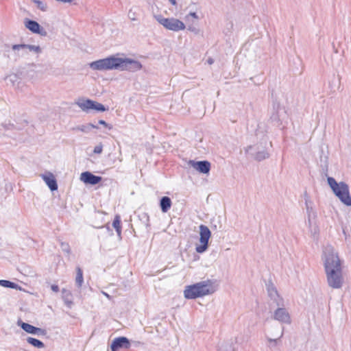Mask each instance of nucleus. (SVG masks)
Here are the masks:
<instances>
[{
  "label": "nucleus",
  "mask_w": 351,
  "mask_h": 351,
  "mask_svg": "<svg viewBox=\"0 0 351 351\" xmlns=\"http://www.w3.org/2000/svg\"><path fill=\"white\" fill-rule=\"evenodd\" d=\"M322 261L324 264L328 285L335 289H341L345 282L342 261L337 250L330 244L323 247Z\"/></svg>",
  "instance_id": "obj_1"
},
{
  "label": "nucleus",
  "mask_w": 351,
  "mask_h": 351,
  "mask_svg": "<svg viewBox=\"0 0 351 351\" xmlns=\"http://www.w3.org/2000/svg\"><path fill=\"white\" fill-rule=\"evenodd\" d=\"M93 71H112L136 72L141 69L142 64L138 60L112 55L105 58L93 61L89 64Z\"/></svg>",
  "instance_id": "obj_2"
},
{
  "label": "nucleus",
  "mask_w": 351,
  "mask_h": 351,
  "mask_svg": "<svg viewBox=\"0 0 351 351\" xmlns=\"http://www.w3.org/2000/svg\"><path fill=\"white\" fill-rule=\"evenodd\" d=\"M217 290V285L211 280H203L185 287L184 296L193 300L213 294Z\"/></svg>",
  "instance_id": "obj_3"
},
{
  "label": "nucleus",
  "mask_w": 351,
  "mask_h": 351,
  "mask_svg": "<svg viewBox=\"0 0 351 351\" xmlns=\"http://www.w3.org/2000/svg\"><path fill=\"white\" fill-rule=\"evenodd\" d=\"M306 213L307 216L306 225L308 228L311 237L313 240L317 241L319 236V228L317 224V215L314 208L313 202L310 197L305 193L304 195Z\"/></svg>",
  "instance_id": "obj_4"
},
{
  "label": "nucleus",
  "mask_w": 351,
  "mask_h": 351,
  "mask_svg": "<svg viewBox=\"0 0 351 351\" xmlns=\"http://www.w3.org/2000/svg\"><path fill=\"white\" fill-rule=\"evenodd\" d=\"M328 184L335 195L346 206H351V196L350 195L349 186L343 182H337L335 178L328 177Z\"/></svg>",
  "instance_id": "obj_5"
},
{
  "label": "nucleus",
  "mask_w": 351,
  "mask_h": 351,
  "mask_svg": "<svg viewBox=\"0 0 351 351\" xmlns=\"http://www.w3.org/2000/svg\"><path fill=\"white\" fill-rule=\"evenodd\" d=\"M154 18L161 25L169 31L177 32L184 30L186 28L185 24L176 18H165L160 14L155 15Z\"/></svg>",
  "instance_id": "obj_6"
},
{
  "label": "nucleus",
  "mask_w": 351,
  "mask_h": 351,
  "mask_svg": "<svg viewBox=\"0 0 351 351\" xmlns=\"http://www.w3.org/2000/svg\"><path fill=\"white\" fill-rule=\"evenodd\" d=\"M199 229V240L196 244L195 250L197 253H203L207 250L208 247V241L211 237V232L205 225H200Z\"/></svg>",
  "instance_id": "obj_7"
},
{
  "label": "nucleus",
  "mask_w": 351,
  "mask_h": 351,
  "mask_svg": "<svg viewBox=\"0 0 351 351\" xmlns=\"http://www.w3.org/2000/svg\"><path fill=\"white\" fill-rule=\"evenodd\" d=\"M271 317L282 324H290L291 323V315L288 309L284 306V302L282 306H278L273 311Z\"/></svg>",
  "instance_id": "obj_8"
},
{
  "label": "nucleus",
  "mask_w": 351,
  "mask_h": 351,
  "mask_svg": "<svg viewBox=\"0 0 351 351\" xmlns=\"http://www.w3.org/2000/svg\"><path fill=\"white\" fill-rule=\"evenodd\" d=\"M76 104L84 112H89L90 110L104 112L106 108L104 106L97 101L90 99H81L76 102Z\"/></svg>",
  "instance_id": "obj_9"
},
{
  "label": "nucleus",
  "mask_w": 351,
  "mask_h": 351,
  "mask_svg": "<svg viewBox=\"0 0 351 351\" xmlns=\"http://www.w3.org/2000/svg\"><path fill=\"white\" fill-rule=\"evenodd\" d=\"M245 152L255 160L261 161L269 158V154L263 149H260L258 145H250L245 148Z\"/></svg>",
  "instance_id": "obj_10"
},
{
  "label": "nucleus",
  "mask_w": 351,
  "mask_h": 351,
  "mask_svg": "<svg viewBox=\"0 0 351 351\" xmlns=\"http://www.w3.org/2000/svg\"><path fill=\"white\" fill-rule=\"evenodd\" d=\"M24 25L25 27L28 29L29 31L34 34H38L39 35H41L43 36H47V32L46 30L42 27L38 23H37L35 21L30 20L28 19H24Z\"/></svg>",
  "instance_id": "obj_11"
},
{
  "label": "nucleus",
  "mask_w": 351,
  "mask_h": 351,
  "mask_svg": "<svg viewBox=\"0 0 351 351\" xmlns=\"http://www.w3.org/2000/svg\"><path fill=\"white\" fill-rule=\"evenodd\" d=\"M284 334V328H276V332H270V336L273 337L266 336V339L267 341V346L269 348L275 347L280 338L283 336Z\"/></svg>",
  "instance_id": "obj_12"
},
{
  "label": "nucleus",
  "mask_w": 351,
  "mask_h": 351,
  "mask_svg": "<svg viewBox=\"0 0 351 351\" xmlns=\"http://www.w3.org/2000/svg\"><path fill=\"white\" fill-rule=\"evenodd\" d=\"M101 177L93 175L89 171H85L81 173L80 180L85 184L95 185L101 180Z\"/></svg>",
  "instance_id": "obj_13"
},
{
  "label": "nucleus",
  "mask_w": 351,
  "mask_h": 351,
  "mask_svg": "<svg viewBox=\"0 0 351 351\" xmlns=\"http://www.w3.org/2000/svg\"><path fill=\"white\" fill-rule=\"evenodd\" d=\"M189 164L197 171L202 173L207 174L210 169V163L208 161L195 162L190 160Z\"/></svg>",
  "instance_id": "obj_14"
},
{
  "label": "nucleus",
  "mask_w": 351,
  "mask_h": 351,
  "mask_svg": "<svg viewBox=\"0 0 351 351\" xmlns=\"http://www.w3.org/2000/svg\"><path fill=\"white\" fill-rule=\"evenodd\" d=\"M129 347V340L126 337H121L113 340L110 348L112 351H118L120 348H128Z\"/></svg>",
  "instance_id": "obj_15"
},
{
  "label": "nucleus",
  "mask_w": 351,
  "mask_h": 351,
  "mask_svg": "<svg viewBox=\"0 0 351 351\" xmlns=\"http://www.w3.org/2000/svg\"><path fill=\"white\" fill-rule=\"evenodd\" d=\"M42 178L51 191L58 189V184L54 176L51 173L41 175Z\"/></svg>",
  "instance_id": "obj_16"
},
{
  "label": "nucleus",
  "mask_w": 351,
  "mask_h": 351,
  "mask_svg": "<svg viewBox=\"0 0 351 351\" xmlns=\"http://www.w3.org/2000/svg\"><path fill=\"white\" fill-rule=\"evenodd\" d=\"M269 296L271 300L276 302L277 306H282L283 299L280 297L276 289L273 286H269L267 288Z\"/></svg>",
  "instance_id": "obj_17"
},
{
  "label": "nucleus",
  "mask_w": 351,
  "mask_h": 351,
  "mask_svg": "<svg viewBox=\"0 0 351 351\" xmlns=\"http://www.w3.org/2000/svg\"><path fill=\"white\" fill-rule=\"evenodd\" d=\"M21 327L27 332L33 335H43L44 330L40 328H36L27 323H21Z\"/></svg>",
  "instance_id": "obj_18"
},
{
  "label": "nucleus",
  "mask_w": 351,
  "mask_h": 351,
  "mask_svg": "<svg viewBox=\"0 0 351 351\" xmlns=\"http://www.w3.org/2000/svg\"><path fill=\"white\" fill-rule=\"evenodd\" d=\"M12 51L14 57L18 58L27 54L25 50V44L13 45L11 47Z\"/></svg>",
  "instance_id": "obj_19"
},
{
  "label": "nucleus",
  "mask_w": 351,
  "mask_h": 351,
  "mask_svg": "<svg viewBox=\"0 0 351 351\" xmlns=\"http://www.w3.org/2000/svg\"><path fill=\"white\" fill-rule=\"evenodd\" d=\"M5 80L8 85H11L15 88L19 87L21 80L16 74L11 73L8 75Z\"/></svg>",
  "instance_id": "obj_20"
},
{
  "label": "nucleus",
  "mask_w": 351,
  "mask_h": 351,
  "mask_svg": "<svg viewBox=\"0 0 351 351\" xmlns=\"http://www.w3.org/2000/svg\"><path fill=\"white\" fill-rule=\"evenodd\" d=\"M160 206L163 213H167L171 206V200L169 197H162L160 202Z\"/></svg>",
  "instance_id": "obj_21"
},
{
  "label": "nucleus",
  "mask_w": 351,
  "mask_h": 351,
  "mask_svg": "<svg viewBox=\"0 0 351 351\" xmlns=\"http://www.w3.org/2000/svg\"><path fill=\"white\" fill-rule=\"evenodd\" d=\"M219 351H234L233 343L230 341H222L218 345Z\"/></svg>",
  "instance_id": "obj_22"
},
{
  "label": "nucleus",
  "mask_w": 351,
  "mask_h": 351,
  "mask_svg": "<svg viewBox=\"0 0 351 351\" xmlns=\"http://www.w3.org/2000/svg\"><path fill=\"white\" fill-rule=\"evenodd\" d=\"M0 286L16 290H22V288L19 285L6 280H0Z\"/></svg>",
  "instance_id": "obj_23"
},
{
  "label": "nucleus",
  "mask_w": 351,
  "mask_h": 351,
  "mask_svg": "<svg viewBox=\"0 0 351 351\" xmlns=\"http://www.w3.org/2000/svg\"><path fill=\"white\" fill-rule=\"evenodd\" d=\"M93 128H97V126L92 123H88L85 125H77L75 127L73 130L77 131H81L84 133H88Z\"/></svg>",
  "instance_id": "obj_24"
},
{
  "label": "nucleus",
  "mask_w": 351,
  "mask_h": 351,
  "mask_svg": "<svg viewBox=\"0 0 351 351\" xmlns=\"http://www.w3.org/2000/svg\"><path fill=\"white\" fill-rule=\"evenodd\" d=\"M27 341L29 344L38 348H43L45 347L44 343L41 341L33 337H28L27 339Z\"/></svg>",
  "instance_id": "obj_25"
},
{
  "label": "nucleus",
  "mask_w": 351,
  "mask_h": 351,
  "mask_svg": "<svg viewBox=\"0 0 351 351\" xmlns=\"http://www.w3.org/2000/svg\"><path fill=\"white\" fill-rule=\"evenodd\" d=\"M25 50L27 51H32L36 54H40L43 51L42 48L38 45H26V44H25Z\"/></svg>",
  "instance_id": "obj_26"
},
{
  "label": "nucleus",
  "mask_w": 351,
  "mask_h": 351,
  "mask_svg": "<svg viewBox=\"0 0 351 351\" xmlns=\"http://www.w3.org/2000/svg\"><path fill=\"white\" fill-rule=\"evenodd\" d=\"M113 227L115 228L119 236H121V219L119 215H117L112 223Z\"/></svg>",
  "instance_id": "obj_27"
},
{
  "label": "nucleus",
  "mask_w": 351,
  "mask_h": 351,
  "mask_svg": "<svg viewBox=\"0 0 351 351\" xmlns=\"http://www.w3.org/2000/svg\"><path fill=\"white\" fill-rule=\"evenodd\" d=\"M77 275L75 278V282L79 287H80L83 283V273L82 269L80 267H77L76 269Z\"/></svg>",
  "instance_id": "obj_28"
},
{
  "label": "nucleus",
  "mask_w": 351,
  "mask_h": 351,
  "mask_svg": "<svg viewBox=\"0 0 351 351\" xmlns=\"http://www.w3.org/2000/svg\"><path fill=\"white\" fill-rule=\"evenodd\" d=\"M33 3H35L37 8L43 12H46L47 10V5L44 1L40 0H31Z\"/></svg>",
  "instance_id": "obj_29"
},
{
  "label": "nucleus",
  "mask_w": 351,
  "mask_h": 351,
  "mask_svg": "<svg viewBox=\"0 0 351 351\" xmlns=\"http://www.w3.org/2000/svg\"><path fill=\"white\" fill-rule=\"evenodd\" d=\"M1 126L5 130H12V129H19L20 127H18L16 125H15L14 123L9 121L8 123L6 121L1 123Z\"/></svg>",
  "instance_id": "obj_30"
},
{
  "label": "nucleus",
  "mask_w": 351,
  "mask_h": 351,
  "mask_svg": "<svg viewBox=\"0 0 351 351\" xmlns=\"http://www.w3.org/2000/svg\"><path fill=\"white\" fill-rule=\"evenodd\" d=\"M128 17L131 21H137V14L133 8L130 9L128 11Z\"/></svg>",
  "instance_id": "obj_31"
},
{
  "label": "nucleus",
  "mask_w": 351,
  "mask_h": 351,
  "mask_svg": "<svg viewBox=\"0 0 351 351\" xmlns=\"http://www.w3.org/2000/svg\"><path fill=\"white\" fill-rule=\"evenodd\" d=\"M60 246L63 252H66L68 254H70V246L67 243L62 242Z\"/></svg>",
  "instance_id": "obj_32"
},
{
  "label": "nucleus",
  "mask_w": 351,
  "mask_h": 351,
  "mask_svg": "<svg viewBox=\"0 0 351 351\" xmlns=\"http://www.w3.org/2000/svg\"><path fill=\"white\" fill-rule=\"evenodd\" d=\"M102 150H103V146L101 144H99L95 147L93 152L95 154H101L102 152Z\"/></svg>",
  "instance_id": "obj_33"
},
{
  "label": "nucleus",
  "mask_w": 351,
  "mask_h": 351,
  "mask_svg": "<svg viewBox=\"0 0 351 351\" xmlns=\"http://www.w3.org/2000/svg\"><path fill=\"white\" fill-rule=\"evenodd\" d=\"M276 328H284L283 326H272L271 327L269 330H268V335L267 336H269L270 337V332H276ZM271 337H273L272 336H271Z\"/></svg>",
  "instance_id": "obj_34"
},
{
  "label": "nucleus",
  "mask_w": 351,
  "mask_h": 351,
  "mask_svg": "<svg viewBox=\"0 0 351 351\" xmlns=\"http://www.w3.org/2000/svg\"><path fill=\"white\" fill-rule=\"evenodd\" d=\"M189 16H191V17H193V18H194V19H199V17H198L197 14L195 12H190V13H189V14L186 16V19H188V17H189Z\"/></svg>",
  "instance_id": "obj_35"
},
{
  "label": "nucleus",
  "mask_w": 351,
  "mask_h": 351,
  "mask_svg": "<svg viewBox=\"0 0 351 351\" xmlns=\"http://www.w3.org/2000/svg\"><path fill=\"white\" fill-rule=\"evenodd\" d=\"M188 29L195 34L199 33V29L192 26H189Z\"/></svg>",
  "instance_id": "obj_36"
},
{
  "label": "nucleus",
  "mask_w": 351,
  "mask_h": 351,
  "mask_svg": "<svg viewBox=\"0 0 351 351\" xmlns=\"http://www.w3.org/2000/svg\"><path fill=\"white\" fill-rule=\"evenodd\" d=\"M99 123L101 124V125H104L105 127H108L109 129L112 128V127L109 126L108 124L105 121H104V120L99 121Z\"/></svg>",
  "instance_id": "obj_37"
},
{
  "label": "nucleus",
  "mask_w": 351,
  "mask_h": 351,
  "mask_svg": "<svg viewBox=\"0 0 351 351\" xmlns=\"http://www.w3.org/2000/svg\"><path fill=\"white\" fill-rule=\"evenodd\" d=\"M51 290L53 291H54V292H58L59 291V287L56 285H51Z\"/></svg>",
  "instance_id": "obj_38"
},
{
  "label": "nucleus",
  "mask_w": 351,
  "mask_h": 351,
  "mask_svg": "<svg viewBox=\"0 0 351 351\" xmlns=\"http://www.w3.org/2000/svg\"><path fill=\"white\" fill-rule=\"evenodd\" d=\"M169 2L173 5H176L177 4V2L176 0H169Z\"/></svg>",
  "instance_id": "obj_39"
},
{
  "label": "nucleus",
  "mask_w": 351,
  "mask_h": 351,
  "mask_svg": "<svg viewBox=\"0 0 351 351\" xmlns=\"http://www.w3.org/2000/svg\"><path fill=\"white\" fill-rule=\"evenodd\" d=\"M102 293L108 299H110V295H108L107 293L102 291Z\"/></svg>",
  "instance_id": "obj_40"
},
{
  "label": "nucleus",
  "mask_w": 351,
  "mask_h": 351,
  "mask_svg": "<svg viewBox=\"0 0 351 351\" xmlns=\"http://www.w3.org/2000/svg\"><path fill=\"white\" fill-rule=\"evenodd\" d=\"M343 234L345 235V237H347V234H346V232L345 229H343Z\"/></svg>",
  "instance_id": "obj_41"
},
{
  "label": "nucleus",
  "mask_w": 351,
  "mask_h": 351,
  "mask_svg": "<svg viewBox=\"0 0 351 351\" xmlns=\"http://www.w3.org/2000/svg\"><path fill=\"white\" fill-rule=\"evenodd\" d=\"M18 127H19V125H18L17 124H16ZM23 127V125H21V126H20V128L19 129H21V128Z\"/></svg>",
  "instance_id": "obj_42"
}]
</instances>
